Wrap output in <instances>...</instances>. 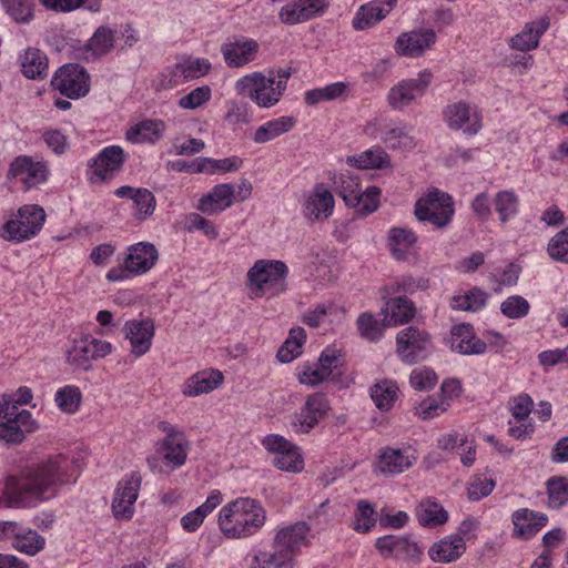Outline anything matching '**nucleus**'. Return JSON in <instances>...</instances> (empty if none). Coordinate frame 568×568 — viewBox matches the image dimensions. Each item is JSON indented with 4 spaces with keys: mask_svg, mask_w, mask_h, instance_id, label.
Instances as JSON below:
<instances>
[{
    "mask_svg": "<svg viewBox=\"0 0 568 568\" xmlns=\"http://www.w3.org/2000/svg\"><path fill=\"white\" fill-rule=\"evenodd\" d=\"M60 456L27 466L18 476H8L3 490L7 507H33L52 498L62 485Z\"/></svg>",
    "mask_w": 568,
    "mask_h": 568,
    "instance_id": "nucleus-1",
    "label": "nucleus"
},
{
    "mask_svg": "<svg viewBox=\"0 0 568 568\" xmlns=\"http://www.w3.org/2000/svg\"><path fill=\"white\" fill-rule=\"evenodd\" d=\"M265 520L266 511L258 500L240 497L222 507L219 527L225 537L242 539L257 532Z\"/></svg>",
    "mask_w": 568,
    "mask_h": 568,
    "instance_id": "nucleus-2",
    "label": "nucleus"
},
{
    "mask_svg": "<svg viewBox=\"0 0 568 568\" xmlns=\"http://www.w3.org/2000/svg\"><path fill=\"white\" fill-rule=\"evenodd\" d=\"M311 527L305 521L285 526L278 529L273 539V550L255 556V561H262V568H294L295 557L301 547L308 542Z\"/></svg>",
    "mask_w": 568,
    "mask_h": 568,
    "instance_id": "nucleus-3",
    "label": "nucleus"
},
{
    "mask_svg": "<svg viewBox=\"0 0 568 568\" xmlns=\"http://www.w3.org/2000/svg\"><path fill=\"white\" fill-rule=\"evenodd\" d=\"M288 267L283 261L257 260L246 273L251 298L278 297L287 288Z\"/></svg>",
    "mask_w": 568,
    "mask_h": 568,
    "instance_id": "nucleus-4",
    "label": "nucleus"
},
{
    "mask_svg": "<svg viewBox=\"0 0 568 568\" xmlns=\"http://www.w3.org/2000/svg\"><path fill=\"white\" fill-rule=\"evenodd\" d=\"M273 70L265 77L261 72H254L236 81L235 88L242 95L248 97L261 108L275 105L286 90L287 81L276 80Z\"/></svg>",
    "mask_w": 568,
    "mask_h": 568,
    "instance_id": "nucleus-5",
    "label": "nucleus"
},
{
    "mask_svg": "<svg viewBox=\"0 0 568 568\" xmlns=\"http://www.w3.org/2000/svg\"><path fill=\"white\" fill-rule=\"evenodd\" d=\"M453 197L438 189L429 190L426 195L417 200L414 214L420 222H429L436 227L447 226L454 216Z\"/></svg>",
    "mask_w": 568,
    "mask_h": 568,
    "instance_id": "nucleus-6",
    "label": "nucleus"
},
{
    "mask_svg": "<svg viewBox=\"0 0 568 568\" xmlns=\"http://www.w3.org/2000/svg\"><path fill=\"white\" fill-rule=\"evenodd\" d=\"M37 428L38 424L29 410H19L11 403H0V442L20 444L24 440L26 433H32Z\"/></svg>",
    "mask_w": 568,
    "mask_h": 568,
    "instance_id": "nucleus-7",
    "label": "nucleus"
},
{
    "mask_svg": "<svg viewBox=\"0 0 568 568\" xmlns=\"http://www.w3.org/2000/svg\"><path fill=\"white\" fill-rule=\"evenodd\" d=\"M430 334L410 325L396 335V353L399 359L408 365L425 361L432 352Z\"/></svg>",
    "mask_w": 568,
    "mask_h": 568,
    "instance_id": "nucleus-8",
    "label": "nucleus"
},
{
    "mask_svg": "<svg viewBox=\"0 0 568 568\" xmlns=\"http://www.w3.org/2000/svg\"><path fill=\"white\" fill-rule=\"evenodd\" d=\"M45 217V212L40 205H23L18 210L16 217L3 225L2 236L16 242L29 240L41 231Z\"/></svg>",
    "mask_w": 568,
    "mask_h": 568,
    "instance_id": "nucleus-9",
    "label": "nucleus"
},
{
    "mask_svg": "<svg viewBox=\"0 0 568 568\" xmlns=\"http://www.w3.org/2000/svg\"><path fill=\"white\" fill-rule=\"evenodd\" d=\"M433 73L423 70L417 78L404 79L393 85L386 97L388 105L396 111H403L423 98L430 85Z\"/></svg>",
    "mask_w": 568,
    "mask_h": 568,
    "instance_id": "nucleus-10",
    "label": "nucleus"
},
{
    "mask_svg": "<svg viewBox=\"0 0 568 568\" xmlns=\"http://www.w3.org/2000/svg\"><path fill=\"white\" fill-rule=\"evenodd\" d=\"M51 85L68 99H80L90 91V75L84 67L67 63L53 74Z\"/></svg>",
    "mask_w": 568,
    "mask_h": 568,
    "instance_id": "nucleus-11",
    "label": "nucleus"
},
{
    "mask_svg": "<svg viewBox=\"0 0 568 568\" xmlns=\"http://www.w3.org/2000/svg\"><path fill=\"white\" fill-rule=\"evenodd\" d=\"M111 349L112 346L109 342L85 335L72 342L67 352V361L75 368L88 371L92 361L105 357Z\"/></svg>",
    "mask_w": 568,
    "mask_h": 568,
    "instance_id": "nucleus-12",
    "label": "nucleus"
},
{
    "mask_svg": "<svg viewBox=\"0 0 568 568\" xmlns=\"http://www.w3.org/2000/svg\"><path fill=\"white\" fill-rule=\"evenodd\" d=\"M141 483L142 476L139 471H131L119 481L112 501V511L116 519L128 520L132 518Z\"/></svg>",
    "mask_w": 568,
    "mask_h": 568,
    "instance_id": "nucleus-13",
    "label": "nucleus"
},
{
    "mask_svg": "<svg viewBox=\"0 0 568 568\" xmlns=\"http://www.w3.org/2000/svg\"><path fill=\"white\" fill-rule=\"evenodd\" d=\"M375 547L384 558L417 564L423 556L422 548L406 535H386L376 539Z\"/></svg>",
    "mask_w": 568,
    "mask_h": 568,
    "instance_id": "nucleus-14",
    "label": "nucleus"
},
{
    "mask_svg": "<svg viewBox=\"0 0 568 568\" xmlns=\"http://www.w3.org/2000/svg\"><path fill=\"white\" fill-rule=\"evenodd\" d=\"M328 404L326 397L316 393L307 397L300 412L291 420V428L296 434H307L326 415Z\"/></svg>",
    "mask_w": 568,
    "mask_h": 568,
    "instance_id": "nucleus-15",
    "label": "nucleus"
},
{
    "mask_svg": "<svg viewBox=\"0 0 568 568\" xmlns=\"http://www.w3.org/2000/svg\"><path fill=\"white\" fill-rule=\"evenodd\" d=\"M334 206L333 193L325 184L316 183L313 190L304 195L302 213L307 221H324L333 214Z\"/></svg>",
    "mask_w": 568,
    "mask_h": 568,
    "instance_id": "nucleus-16",
    "label": "nucleus"
},
{
    "mask_svg": "<svg viewBox=\"0 0 568 568\" xmlns=\"http://www.w3.org/2000/svg\"><path fill=\"white\" fill-rule=\"evenodd\" d=\"M9 175L18 179L29 190L47 182L49 169L44 162L33 161L28 155H20L11 162Z\"/></svg>",
    "mask_w": 568,
    "mask_h": 568,
    "instance_id": "nucleus-17",
    "label": "nucleus"
},
{
    "mask_svg": "<svg viewBox=\"0 0 568 568\" xmlns=\"http://www.w3.org/2000/svg\"><path fill=\"white\" fill-rule=\"evenodd\" d=\"M397 1L398 0H373L361 6L353 18V28L361 31L376 26L392 12Z\"/></svg>",
    "mask_w": 568,
    "mask_h": 568,
    "instance_id": "nucleus-18",
    "label": "nucleus"
},
{
    "mask_svg": "<svg viewBox=\"0 0 568 568\" xmlns=\"http://www.w3.org/2000/svg\"><path fill=\"white\" fill-rule=\"evenodd\" d=\"M132 346V354L140 357L149 352L154 336V324L150 318L128 321L123 327Z\"/></svg>",
    "mask_w": 568,
    "mask_h": 568,
    "instance_id": "nucleus-19",
    "label": "nucleus"
},
{
    "mask_svg": "<svg viewBox=\"0 0 568 568\" xmlns=\"http://www.w3.org/2000/svg\"><path fill=\"white\" fill-rule=\"evenodd\" d=\"M436 41V33L432 29L424 31L405 32L398 36L395 50L400 55L417 58Z\"/></svg>",
    "mask_w": 568,
    "mask_h": 568,
    "instance_id": "nucleus-20",
    "label": "nucleus"
},
{
    "mask_svg": "<svg viewBox=\"0 0 568 568\" xmlns=\"http://www.w3.org/2000/svg\"><path fill=\"white\" fill-rule=\"evenodd\" d=\"M158 258V250L152 243L140 242L129 247L124 267L129 273L144 274L155 265Z\"/></svg>",
    "mask_w": 568,
    "mask_h": 568,
    "instance_id": "nucleus-21",
    "label": "nucleus"
},
{
    "mask_svg": "<svg viewBox=\"0 0 568 568\" xmlns=\"http://www.w3.org/2000/svg\"><path fill=\"white\" fill-rule=\"evenodd\" d=\"M234 193L231 183L217 184L199 200L196 209L207 215L219 214L233 204Z\"/></svg>",
    "mask_w": 568,
    "mask_h": 568,
    "instance_id": "nucleus-22",
    "label": "nucleus"
},
{
    "mask_svg": "<svg viewBox=\"0 0 568 568\" xmlns=\"http://www.w3.org/2000/svg\"><path fill=\"white\" fill-rule=\"evenodd\" d=\"M258 44L256 41L235 40L224 43L221 47L224 61L230 68H241L253 61L257 54Z\"/></svg>",
    "mask_w": 568,
    "mask_h": 568,
    "instance_id": "nucleus-23",
    "label": "nucleus"
},
{
    "mask_svg": "<svg viewBox=\"0 0 568 568\" xmlns=\"http://www.w3.org/2000/svg\"><path fill=\"white\" fill-rule=\"evenodd\" d=\"M450 347L463 355H480L486 352L487 344L475 336L471 325L460 324L452 329Z\"/></svg>",
    "mask_w": 568,
    "mask_h": 568,
    "instance_id": "nucleus-24",
    "label": "nucleus"
},
{
    "mask_svg": "<svg viewBox=\"0 0 568 568\" xmlns=\"http://www.w3.org/2000/svg\"><path fill=\"white\" fill-rule=\"evenodd\" d=\"M550 26L547 17L526 23L521 32L509 39V47L518 51H530L538 47L541 36Z\"/></svg>",
    "mask_w": 568,
    "mask_h": 568,
    "instance_id": "nucleus-25",
    "label": "nucleus"
},
{
    "mask_svg": "<svg viewBox=\"0 0 568 568\" xmlns=\"http://www.w3.org/2000/svg\"><path fill=\"white\" fill-rule=\"evenodd\" d=\"M444 119L448 126L454 130L462 129L467 122H470L469 125L464 129V132L469 135L478 133L481 128V123L476 115L471 120L470 106L463 101L447 105L444 110Z\"/></svg>",
    "mask_w": 568,
    "mask_h": 568,
    "instance_id": "nucleus-26",
    "label": "nucleus"
},
{
    "mask_svg": "<svg viewBox=\"0 0 568 568\" xmlns=\"http://www.w3.org/2000/svg\"><path fill=\"white\" fill-rule=\"evenodd\" d=\"M511 519L515 534L527 539L535 536L548 523L546 514L534 511L528 508L515 510Z\"/></svg>",
    "mask_w": 568,
    "mask_h": 568,
    "instance_id": "nucleus-27",
    "label": "nucleus"
},
{
    "mask_svg": "<svg viewBox=\"0 0 568 568\" xmlns=\"http://www.w3.org/2000/svg\"><path fill=\"white\" fill-rule=\"evenodd\" d=\"M124 163V151L119 145H110L100 151L92 159L91 168L101 180H105L108 174L119 171Z\"/></svg>",
    "mask_w": 568,
    "mask_h": 568,
    "instance_id": "nucleus-28",
    "label": "nucleus"
},
{
    "mask_svg": "<svg viewBox=\"0 0 568 568\" xmlns=\"http://www.w3.org/2000/svg\"><path fill=\"white\" fill-rule=\"evenodd\" d=\"M384 314V325L398 326L408 323L416 314L414 303L405 296L387 300Z\"/></svg>",
    "mask_w": 568,
    "mask_h": 568,
    "instance_id": "nucleus-29",
    "label": "nucleus"
},
{
    "mask_svg": "<svg viewBox=\"0 0 568 568\" xmlns=\"http://www.w3.org/2000/svg\"><path fill=\"white\" fill-rule=\"evenodd\" d=\"M466 550V542L459 535H452L435 542L428 550L432 560L452 562L457 560Z\"/></svg>",
    "mask_w": 568,
    "mask_h": 568,
    "instance_id": "nucleus-30",
    "label": "nucleus"
},
{
    "mask_svg": "<svg viewBox=\"0 0 568 568\" xmlns=\"http://www.w3.org/2000/svg\"><path fill=\"white\" fill-rule=\"evenodd\" d=\"M20 65L27 79L43 80L49 73L48 57L38 48H28L20 57Z\"/></svg>",
    "mask_w": 568,
    "mask_h": 568,
    "instance_id": "nucleus-31",
    "label": "nucleus"
},
{
    "mask_svg": "<svg viewBox=\"0 0 568 568\" xmlns=\"http://www.w3.org/2000/svg\"><path fill=\"white\" fill-rule=\"evenodd\" d=\"M223 379V374L217 369L199 372L186 381L183 394L192 397L207 394L216 389Z\"/></svg>",
    "mask_w": 568,
    "mask_h": 568,
    "instance_id": "nucleus-32",
    "label": "nucleus"
},
{
    "mask_svg": "<svg viewBox=\"0 0 568 568\" xmlns=\"http://www.w3.org/2000/svg\"><path fill=\"white\" fill-rule=\"evenodd\" d=\"M189 449L190 443L186 436H182L173 440H161L158 450L162 454L166 467L175 470L185 464Z\"/></svg>",
    "mask_w": 568,
    "mask_h": 568,
    "instance_id": "nucleus-33",
    "label": "nucleus"
},
{
    "mask_svg": "<svg viewBox=\"0 0 568 568\" xmlns=\"http://www.w3.org/2000/svg\"><path fill=\"white\" fill-rule=\"evenodd\" d=\"M165 130V123L162 120H143L131 126L125 139L131 143H143L158 141Z\"/></svg>",
    "mask_w": 568,
    "mask_h": 568,
    "instance_id": "nucleus-34",
    "label": "nucleus"
},
{
    "mask_svg": "<svg viewBox=\"0 0 568 568\" xmlns=\"http://www.w3.org/2000/svg\"><path fill=\"white\" fill-rule=\"evenodd\" d=\"M222 503L220 490H212L204 504L196 509L187 513L181 518V525L186 531H195L203 523L204 518L211 514Z\"/></svg>",
    "mask_w": 568,
    "mask_h": 568,
    "instance_id": "nucleus-35",
    "label": "nucleus"
},
{
    "mask_svg": "<svg viewBox=\"0 0 568 568\" xmlns=\"http://www.w3.org/2000/svg\"><path fill=\"white\" fill-rule=\"evenodd\" d=\"M412 131V125L398 122L395 126L385 130L382 141L392 150H412L416 145Z\"/></svg>",
    "mask_w": 568,
    "mask_h": 568,
    "instance_id": "nucleus-36",
    "label": "nucleus"
},
{
    "mask_svg": "<svg viewBox=\"0 0 568 568\" xmlns=\"http://www.w3.org/2000/svg\"><path fill=\"white\" fill-rule=\"evenodd\" d=\"M333 184L347 206L358 204V195L363 191L358 176L348 172H341L333 176Z\"/></svg>",
    "mask_w": 568,
    "mask_h": 568,
    "instance_id": "nucleus-37",
    "label": "nucleus"
},
{
    "mask_svg": "<svg viewBox=\"0 0 568 568\" xmlns=\"http://www.w3.org/2000/svg\"><path fill=\"white\" fill-rule=\"evenodd\" d=\"M296 120L293 116H280L258 126L254 133L255 143H266L293 129Z\"/></svg>",
    "mask_w": 568,
    "mask_h": 568,
    "instance_id": "nucleus-38",
    "label": "nucleus"
},
{
    "mask_svg": "<svg viewBox=\"0 0 568 568\" xmlns=\"http://www.w3.org/2000/svg\"><path fill=\"white\" fill-rule=\"evenodd\" d=\"M415 233L406 227H392L388 232V246L396 260H405L408 250L416 243Z\"/></svg>",
    "mask_w": 568,
    "mask_h": 568,
    "instance_id": "nucleus-39",
    "label": "nucleus"
},
{
    "mask_svg": "<svg viewBox=\"0 0 568 568\" xmlns=\"http://www.w3.org/2000/svg\"><path fill=\"white\" fill-rule=\"evenodd\" d=\"M413 465V460L400 449L385 448L379 456L378 468L384 474H400Z\"/></svg>",
    "mask_w": 568,
    "mask_h": 568,
    "instance_id": "nucleus-40",
    "label": "nucleus"
},
{
    "mask_svg": "<svg viewBox=\"0 0 568 568\" xmlns=\"http://www.w3.org/2000/svg\"><path fill=\"white\" fill-rule=\"evenodd\" d=\"M306 341L305 329L296 326L290 329L288 337L277 351L276 357L282 363H291L302 354L303 344Z\"/></svg>",
    "mask_w": 568,
    "mask_h": 568,
    "instance_id": "nucleus-41",
    "label": "nucleus"
},
{
    "mask_svg": "<svg viewBox=\"0 0 568 568\" xmlns=\"http://www.w3.org/2000/svg\"><path fill=\"white\" fill-rule=\"evenodd\" d=\"M211 63L206 59L187 58L176 64L172 69L173 78H183L184 80L196 79L209 73Z\"/></svg>",
    "mask_w": 568,
    "mask_h": 568,
    "instance_id": "nucleus-42",
    "label": "nucleus"
},
{
    "mask_svg": "<svg viewBox=\"0 0 568 568\" xmlns=\"http://www.w3.org/2000/svg\"><path fill=\"white\" fill-rule=\"evenodd\" d=\"M114 47V32L105 26L99 27L90 40L85 43L84 49L90 51L93 57L100 58L108 54Z\"/></svg>",
    "mask_w": 568,
    "mask_h": 568,
    "instance_id": "nucleus-43",
    "label": "nucleus"
},
{
    "mask_svg": "<svg viewBox=\"0 0 568 568\" xmlns=\"http://www.w3.org/2000/svg\"><path fill=\"white\" fill-rule=\"evenodd\" d=\"M416 516L423 527H436L445 524L448 519V514L443 506L429 500L419 505Z\"/></svg>",
    "mask_w": 568,
    "mask_h": 568,
    "instance_id": "nucleus-44",
    "label": "nucleus"
},
{
    "mask_svg": "<svg viewBox=\"0 0 568 568\" xmlns=\"http://www.w3.org/2000/svg\"><path fill=\"white\" fill-rule=\"evenodd\" d=\"M547 506L551 509H560L568 503V478L554 476L546 481Z\"/></svg>",
    "mask_w": 568,
    "mask_h": 568,
    "instance_id": "nucleus-45",
    "label": "nucleus"
},
{
    "mask_svg": "<svg viewBox=\"0 0 568 568\" xmlns=\"http://www.w3.org/2000/svg\"><path fill=\"white\" fill-rule=\"evenodd\" d=\"M487 302V294L474 287L463 295H456L450 300V307L456 311L477 312L481 310Z\"/></svg>",
    "mask_w": 568,
    "mask_h": 568,
    "instance_id": "nucleus-46",
    "label": "nucleus"
},
{
    "mask_svg": "<svg viewBox=\"0 0 568 568\" xmlns=\"http://www.w3.org/2000/svg\"><path fill=\"white\" fill-rule=\"evenodd\" d=\"M347 89L344 82H334L323 88L308 90L304 94V101L307 105H316L324 101H333L342 97Z\"/></svg>",
    "mask_w": 568,
    "mask_h": 568,
    "instance_id": "nucleus-47",
    "label": "nucleus"
},
{
    "mask_svg": "<svg viewBox=\"0 0 568 568\" xmlns=\"http://www.w3.org/2000/svg\"><path fill=\"white\" fill-rule=\"evenodd\" d=\"M398 387L395 382L384 379L371 388V397L381 410H388L397 396Z\"/></svg>",
    "mask_w": 568,
    "mask_h": 568,
    "instance_id": "nucleus-48",
    "label": "nucleus"
},
{
    "mask_svg": "<svg viewBox=\"0 0 568 568\" xmlns=\"http://www.w3.org/2000/svg\"><path fill=\"white\" fill-rule=\"evenodd\" d=\"M494 205L499 215V221L506 223L518 213L519 199L513 190H504L496 194Z\"/></svg>",
    "mask_w": 568,
    "mask_h": 568,
    "instance_id": "nucleus-49",
    "label": "nucleus"
},
{
    "mask_svg": "<svg viewBox=\"0 0 568 568\" xmlns=\"http://www.w3.org/2000/svg\"><path fill=\"white\" fill-rule=\"evenodd\" d=\"M45 539L36 530L28 529L26 532H20L13 539L12 547L19 552L28 556H34L44 548Z\"/></svg>",
    "mask_w": 568,
    "mask_h": 568,
    "instance_id": "nucleus-50",
    "label": "nucleus"
},
{
    "mask_svg": "<svg viewBox=\"0 0 568 568\" xmlns=\"http://www.w3.org/2000/svg\"><path fill=\"white\" fill-rule=\"evenodd\" d=\"M0 3L16 22L28 23L33 18L31 0H0Z\"/></svg>",
    "mask_w": 568,
    "mask_h": 568,
    "instance_id": "nucleus-51",
    "label": "nucleus"
},
{
    "mask_svg": "<svg viewBox=\"0 0 568 568\" xmlns=\"http://www.w3.org/2000/svg\"><path fill=\"white\" fill-rule=\"evenodd\" d=\"M54 400L64 413H75L81 404L82 394L79 387L68 385L57 392Z\"/></svg>",
    "mask_w": 568,
    "mask_h": 568,
    "instance_id": "nucleus-52",
    "label": "nucleus"
},
{
    "mask_svg": "<svg viewBox=\"0 0 568 568\" xmlns=\"http://www.w3.org/2000/svg\"><path fill=\"white\" fill-rule=\"evenodd\" d=\"M358 331L365 339L369 342L378 341L383 335V329L389 327L384 325V320L379 323L372 313H363L357 318Z\"/></svg>",
    "mask_w": 568,
    "mask_h": 568,
    "instance_id": "nucleus-53",
    "label": "nucleus"
},
{
    "mask_svg": "<svg viewBox=\"0 0 568 568\" xmlns=\"http://www.w3.org/2000/svg\"><path fill=\"white\" fill-rule=\"evenodd\" d=\"M381 193L378 186H368L358 195V204L351 205L349 207H354L362 216H367L379 207Z\"/></svg>",
    "mask_w": 568,
    "mask_h": 568,
    "instance_id": "nucleus-54",
    "label": "nucleus"
},
{
    "mask_svg": "<svg viewBox=\"0 0 568 568\" xmlns=\"http://www.w3.org/2000/svg\"><path fill=\"white\" fill-rule=\"evenodd\" d=\"M138 199H135V203L133 204V216L138 221H145L150 216L153 215L155 207H156V200L154 194L145 189L142 187L140 192H138Z\"/></svg>",
    "mask_w": 568,
    "mask_h": 568,
    "instance_id": "nucleus-55",
    "label": "nucleus"
},
{
    "mask_svg": "<svg viewBox=\"0 0 568 568\" xmlns=\"http://www.w3.org/2000/svg\"><path fill=\"white\" fill-rule=\"evenodd\" d=\"M312 18L313 16L301 0H295L285 4L280 11V19L285 24H297Z\"/></svg>",
    "mask_w": 568,
    "mask_h": 568,
    "instance_id": "nucleus-56",
    "label": "nucleus"
},
{
    "mask_svg": "<svg viewBox=\"0 0 568 568\" xmlns=\"http://www.w3.org/2000/svg\"><path fill=\"white\" fill-rule=\"evenodd\" d=\"M438 377L429 367H419L412 371L409 375L410 386L419 392H427L435 387Z\"/></svg>",
    "mask_w": 568,
    "mask_h": 568,
    "instance_id": "nucleus-57",
    "label": "nucleus"
},
{
    "mask_svg": "<svg viewBox=\"0 0 568 568\" xmlns=\"http://www.w3.org/2000/svg\"><path fill=\"white\" fill-rule=\"evenodd\" d=\"M547 252L552 260L568 263V226L551 237Z\"/></svg>",
    "mask_w": 568,
    "mask_h": 568,
    "instance_id": "nucleus-58",
    "label": "nucleus"
},
{
    "mask_svg": "<svg viewBox=\"0 0 568 568\" xmlns=\"http://www.w3.org/2000/svg\"><path fill=\"white\" fill-rule=\"evenodd\" d=\"M303 458L297 450V447L293 445L291 449H287L274 458V465L285 471L297 473L303 469Z\"/></svg>",
    "mask_w": 568,
    "mask_h": 568,
    "instance_id": "nucleus-59",
    "label": "nucleus"
},
{
    "mask_svg": "<svg viewBox=\"0 0 568 568\" xmlns=\"http://www.w3.org/2000/svg\"><path fill=\"white\" fill-rule=\"evenodd\" d=\"M529 308L530 305L528 301L519 295L509 296L500 305L501 313L510 320L526 316L529 312Z\"/></svg>",
    "mask_w": 568,
    "mask_h": 568,
    "instance_id": "nucleus-60",
    "label": "nucleus"
},
{
    "mask_svg": "<svg viewBox=\"0 0 568 568\" xmlns=\"http://www.w3.org/2000/svg\"><path fill=\"white\" fill-rule=\"evenodd\" d=\"M375 524L374 507L366 500H359L357 504L356 523L353 525V529L359 532H367Z\"/></svg>",
    "mask_w": 568,
    "mask_h": 568,
    "instance_id": "nucleus-61",
    "label": "nucleus"
},
{
    "mask_svg": "<svg viewBox=\"0 0 568 568\" xmlns=\"http://www.w3.org/2000/svg\"><path fill=\"white\" fill-rule=\"evenodd\" d=\"M211 93L209 85L197 87L179 100V106L185 110H194L207 102L211 99Z\"/></svg>",
    "mask_w": 568,
    "mask_h": 568,
    "instance_id": "nucleus-62",
    "label": "nucleus"
},
{
    "mask_svg": "<svg viewBox=\"0 0 568 568\" xmlns=\"http://www.w3.org/2000/svg\"><path fill=\"white\" fill-rule=\"evenodd\" d=\"M343 365V354L339 351L325 348L318 357V366L326 378L333 375V372Z\"/></svg>",
    "mask_w": 568,
    "mask_h": 568,
    "instance_id": "nucleus-63",
    "label": "nucleus"
},
{
    "mask_svg": "<svg viewBox=\"0 0 568 568\" xmlns=\"http://www.w3.org/2000/svg\"><path fill=\"white\" fill-rule=\"evenodd\" d=\"M495 487V481L477 476L467 488V496L470 500H479L488 496Z\"/></svg>",
    "mask_w": 568,
    "mask_h": 568,
    "instance_id": "nucleus-64",
    "label": "nucleus"
}]
</instances>
